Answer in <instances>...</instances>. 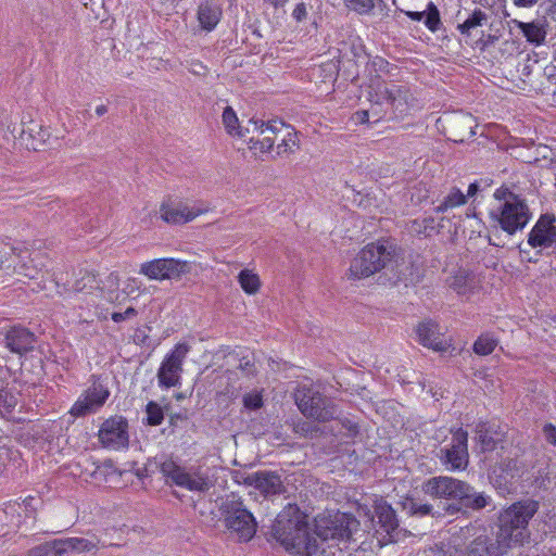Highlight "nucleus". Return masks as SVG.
Segmentation results:
<instances>
[{"instance_id":"f257e3e1","label":"nucleus","mask_w":556,"mask_h":556,"mask_svg":"<svg viewBox=\"0 0 556 556\" xmlns=\"http://www.w3.org/2000/svg\"><path fill=\"white\" fill-rule=\"evenodd\" d=\"M353 523L349 516L337 513L317 517L312 532L306 517L289 507L277 516L271 532L292 556H345Z\"/></svg>"},{"instance_id":"f03ea898","label":"nucleus","mask_w":556,"mask_h":556,"mask_svg":"<svg viewBox=\"0 0 556 556\" xmlns=\"http://www.w3.org/2000/svg\"><path fill=\"white\" fill-rule=\"evenodd\" d=\"M539 509L535 501L517 502L500 516L496 541L478 535L467 547L466 556H503L507 548L522 545L528 539V523Z\"/></svg>"},{"instance_id":"7ed1b4c3","label":"nucleus","mask_w":556,"mask_h":556,"mask_svg":"<svg viewBox=\"0 0 556 556\" xmlns=\"http://www.w3.org/2000/svg\"><path fill=\"white\" fill-rule=\"evenodd\" d=\"M493 197L490 215L502 230L515 235L528 225L532 214L523 198L504 187L496 189Z\"/></svg>"},{"instance_id":"20e7f679","label":"nucleus","mask_w":556,"mask_h":556,"mask_svg":"<svg viewBox=\"0 0 556 556\" xmlns=\"http://www.w3.org/2000/svg\"><path fill=\"white\" fill-rule=\"evenodd\" d=\"M421 490L433 498L456 500L462 506L472 509H481L489 503L484 493H477L468 483L447 476L428 479Z\"/></svg>"},{"instance_id":"39448f33","label":"nucleus","mask_w":556,"mask_h":556,"mask_svg":"<svg viewBox=\"0 0 556 556\" xmlns=\"http://www.w3.org/2000/svg\"><path fill=\"white\" fill-rule=\"evenodd\" d=\"M160 470L169 485L195 493L207 492L213 481L208 476V469L202 465H182L168 458L161 463Z\"/></svg>"},{"instance_id":"423d86ee","label":"nucleus","mask_w":556,"mask_h":556,"mask_svg":"<svg viewBox=\"0 0 556 556\" xmlns=\"http://www.w3.org/2000/svg\"><path fill=\"white\" fill-rule=\"evenodd\" d=\"M208 210V205L200 200L169 198L160 205L159 215L167 224L181 225L192 222Z\"/></svg>"},{"instance_id":"0eeeda50","label":"nucleus","mask_w":556,"mask_h":556,"mask_svg":"<svg viewBox=\"0 0 556 556\" xmlns=\"http://www.w3.org/2000/svg\"><path fill=\"white\" fill-rule=\"evenodd\" d=\"M389 261L390 252L383 244H368L352 260L349 269L350 277L354 279L369 277L386 267Z\"/></svg>"},{"instance_id":"6e6552de","label":"nucleus","mask_w":556,"mask_h":556,"mask_svg":"<svg viewBox=\"0 0 556 556\" xmlns=\"http://www.w3.org/2000/svg\"><path fill=\"white\" fill-rule=\"evenodd\" d=\"M294 397L299 409L309 418L325 422L333 419L337 415L334 405L309 387L298 388Z\"/></svg>"},{"instance_id":"1a4fd4ad","label":"nucleus","mask_w":556,"mask_h":556,"mask_svg":"<svg viewBox=\"0 0 556 556\" xmlns=\"http://www.w3.org/2000/svg\"><path fill=\"white\" fill-rule=\"evenodd\" d=\"M123 529L106 530L103 535L93 539L67 538L55 540L56 553L67 556L71 553H86L99 547L119 545L122 543Z\"/></svg>"},{"instance_id":"9d476101","label":"nucleus","mask_w":556,"mask_h":556,"mask_svg":"<svg viewBox=\"0 0 556 556\" xmlns=\"http://www.w3.org/2000/svg\"><path fill=\"white\" fill-rule=\"evenodd\" d=\"M225 525L239 541H250L256 532L253 515L240 501L231 500L224 504Z\"/></svg>"},{"instance_id":"9b49d317","label":"nucleus","mask_w":556,"mask_h":556,"mask_svg":"<svg viewBox=\"0 0 556 556\" xmlns=\"http://www.w3.org/2000/svg\"><path fill=\"white\" fill-rule=\"evenodd\" d=\"M190 346L186 342L177 343L164 357L157 370V381L161 388H172L180 384L182 364Z\"/></svg>"},{"instance_id":"f8f14e48","label":"nucleus","mask_w":556,"mask_h":556,"mask_svg":"<svg viewBox=\"0 0 556 556\" xmlns=\"http://www.w3.org/2000/svg\"><path fill=\"white\" fill-rule=\"evenodd\" d=\"M190 270L189 263L174 257H162L140 264L139 274L150 280L163 281L181 277Z\"/></svg>"},{"instance_id":"ddd939ff","label":"nucleus","mask_w":556,"mask_h":556,"mask_svg":"<svg viewBox=\"0 0 556 556\" xmlns=\"http://www.w3.org/2000/svg\"><path fill=\"white\" fill-rule=\"evenodd\" d=\"M101 445L108 450L121 451L129 444L128 422L122 416L104 420L98 431Z\"/></svg>"},{"instance_id":"4468645a","label":"nucleus","mask_w":556,"mask_h":556,"mask_svg":"<svg viewBox=\"0 0 556 556\" xmlns=\"http://www.w3.org/2000/svg\"><path fill=\"white\" fill-rule=\"evenodd\" d=\"M249 123L253 126V132H257L263 136L262 139L251 138L249 141V148L254 153H271L274 151V137H267V134L277 136L282 132L285 123L279 119L263 121L258 118H251Z\"/></svg>"},{"instance_id":"2eb2a0df","label":"nucleus","mask_w":556,"mask_h":556,"mask_svg":"<svg viewBox=\"0 0 556 556\" xmlns=\"http://www.w3.org/2000/svg\"><path fill=\"white\" fill-rule=\"evenodd\" d=\"M110 396V391L99 381H94L74 403L70 413L75 417L91 414L101 408Z\"/></svg>"},{"instance_id":"dca6fc26","label":"nucleus","mask_w":556,"mask_h":556,"mask_svg":"<svg viewBox=\"0 0 556 556\" xmlns=\"http://www.w3.org/2000/svg\"><path fill=\"white\" fill-rule=\"evenodd\" d=\"M375 511L379 525L377 532L384 533L379 540L380 543L388 544L397 541L399 523L393 508L387 502L380 500L376 502Z\"/></svg>"},{"instance_id":"f3484780","label":"nucleus","mask_w":556,"mask_h":556,"mask_svg":"<svg viewBox=\"0 0 556 556\" xmlns=\"http://www.w3.org/2000/svg\"><path fill=\"white\" fill-rule=\"evenodd\" d=\"M445 281L457 294L467 298L477 293L481 288V277L464 267L452 270Z\"/></svg>"},{"instance_id":"a211bd4d","label":"nucleus","mask_w":556,"mask_h":556,"mask_svg":"<svg viewBox=\"0 0 556 556\" xmlns=\"http://www.w3.org/2000/svg\"><path fill=\"white\" fill-rule=\"evenodd\" d=\"M555 218L543 215L535 223L528 236V243L532 248H549L556 242Z\"/></svg>"},{"instance_id":"6ab92c4d","label":"nucleus","mask_w":556,"mask_h":556,"mask_svg":"<svg viewBox=\"0 0 556 556\" xmlns=\"http://www.w3.org/2000/svg\"><path fill=\"white\" fill-rule=\"evenodd\" d=\"M468 433L459 428L453 433V442L445 452L446 464L452 470L465 469L468 464L467 450Z\"/></svg>"},{"instance_id":"aec40b11","label":"nucleus","mask_w":556,"mask_h":556,"mask_svg":"<svg viewBox=\"0 0 556 556\" xmlns=\"http://www.w3.org/2000/svg\"><path fill=\"white\" fill-rule=\"evenodd\" d=\"M22 125L20 140L27 149L38 150L50 137L48 129L30 115L23 116Z\"/></svg>"},{"instance_id":"412c9836","label":"nucleus","mask_w":556,"mask_h":556,"mask_svg":"<svg viewBox=\"0 0 556 556\" xmlns=\"http://www.w3.org/2000/svg\"><path fill=\"white\" fill-rule=\"evenodd\" d=\"M420 344L437 352H444L450 348V342L441 337L438 325L433 321L420 323L416 329Z\"/></svg>"},{"instance_id":"4be33fe9","label":"nucleus","mask_w":556,"mask_h":556,"mask_svg":"<svg viewBox=\"0 0 556 556\" xmlns=\"http://www.w3.org/2000/svg\"><path fill=\"white\" fill-rule=\"evenodd\" d=\"M7 348L15 354L23 355L34 346V334L23 327H13L5 334Z\"/></svg>"},{"instance_id":"5701e85b","label":"nucleus","mask_w":556,"mask_h":556,"mask_svg":"<svg viewBox=\"0 0 556 556\" xmlns=\"http://www.w3.org/2000/svg\"><path fill=\"white\" fill-rule=\"evenodd\" d=\"M223 11L215 0H204L199 4L197 18L201 29L212 31L220 21Z\"/></svg>"},{"instance_id":"b1692460","label":"nucleus","mask_w":556,"mask_h":556,"mask_svg":"<svg viewBox=\"0 0 556 556\" xmlns=\"http://www.w3.org/2000/svg\"><path fill=\"white\" fill-rule=\"evenodd\" d=\"M381 96L383 100L390 103L395 111L400 113H404L410 106V101L413 100L409 91L395 84L384 85L381 90Z\"/></svg>"},{"instance_id":"393cba45","label":"nucleus","mask_w":556,"mask_h":556,"mask_svg":"<svg viewBox=\"0 0 556 556\" xmlns=\"http://www.w3.org/2000/svg\"><path fill=\"white\" fill-rule=\"evenodd\" d=\"M249 484L254 485L265 495L278 494L282 490V482L278 475L274 472H256L247 478Z\"/></svg>"},{"instance_id":"a878e982","label":"nucleus","mask_w":556,"mask_h":556,"mask_svg":"<svg viewBox=\"0 0 556 556\" xmlns=\"http://www.w3.org/2000/svg\"><path fill=\"white\" fill-rule=\"evenodd\" d=\"M488 15L481 10H475L463 23L458 24L457 29L462 35L472 36L478 34V28L486 25Z\"/></svg>"},{"instance_id":"bb28decb","label":"nucleus","mask_w":556,"mask_h":556,"mask_svg":"<svg viewBox=\"0 0 556 556\" xmlns=\"http://www.w3.org/2000/svg\"><path fill=\"white\" fill-rule=\"evenodd\" d=\"M223 125L228 135L242 138L250 132L249 128L240 126L239 118L231 106H226L222 115Z\"/></svg>"},{"instance_id":"cd10ccee","label":"nucleus","mask_w":556,"mask_h":556,"mask_svg":"<svg viewBox=\"0 0 556 556\" xmlns=\"http://www.w3.org/2000/svg\"><path fill=\"white\" fill-rule=\"evenodd\" d=\"M240 287L247 294H255L261 287V280L256 273L250 269H242L238 275Z\"/></svg>"},{"instance_id":"c85d7f7f","label":"nucleus","mask_w":556,"mask_h":556,"mask_svg":"<svg viewBox=\"0 0 556 556\" xmlns=\"http://www.w3.org/2000/svg\"><path fill=\"white\" fill-rule=\"evenodd\" d=\"M519 28L521 29L523 36L531 43L536 46L541 45L544 39L546 31L543 26L539 23H519Z\"/></svg>"},{"instance_id":"c756f323","label":"nucleus","mask_w":556,"mask_h":556,"mask_svg":"<svg viewBox=\"0 0 556 556\" xmlns=\"http://www.w3.org/2000/svg\"><path fill=\"white\" fill-rule=\"evenodd\" d=\"M282 131H285V135L281 139V142L278 143L276 147L277 155H282L285 153L292 152L294 148L298 147V135L293 130V128L285 124V128Z\"/></svg>"},{"instance_id":"7c9ffc66","label":"nucleus","mask_w":556,"mask_h":556,"mask_svg":"<svg viewBox=\"0 0 556 556\" xmlns=\"http://www.w3.org/2000/svg\"><path fill=\"white\" fill-rule=\"evenodd\" d=\"M476 433L482 451H491L496 447L497 439L492 435L490 427L485 422L478 424Z\"/></svg>"},{"instance_id":"2f4dec72","label":"nucleus","mask_w":556,"mask_h":556,"mask_svg":"<svg viewBox=\"0 0 556 556\" xmlns=\"http://www.w3.org/2000/svg\"><path fill=\"white\" fill-rule=\"evenodd\" d=\"M466 195L459 189H453L442 203L435 207L437 213L446 212L450 208H454L465 204Z\"/></svg>"},{"instance_id":"473e14b6","label":"nucleus","mask_w":556,"mask_h":556,"mask_svg":"<svg viewBox=\"0 0 556 556\" xmlns=\"http://www.w3.org/2000/svg\"><path fill=\"white\" fill-rule=\"evenodd\" d=\"M498 341L490 333L481 334L473 344L475 353L479 355H489L496 348Z\"/></svg>"},{"instance_id":"72a5a7b5","label":"nucleus","mask_w":556,"mask_h":556,"mask_svg":"<svg viewBox=\"0 0 556 556\" xmlns=\"http://www.w3.org/2000/svg\"><path fill=\"white\" fill-rule=\"evenodd\" d=\"M403 509L412 515L425 516L431 513L432 506L430 504H418L413 498L406 497L402 502Z\"/></svg>"},{"instance_id":"f704fd0d","label":"nucleus","mask_w":556,"mask_h":556,"mask_svg":"<svg viewBox=\"0 0 556 556\" xmlns=\"http://www.w3.org/2000/svg\"><path fill=\"white\" fill-rule=\"evenodd\" d=\"M147 421L149 425L151 426H159L162 424L163 419H164V413H163V409L162 407L154 403V402H149L148 405H147Z\"/></svg>"},{"instance_id":"c9c22d12","label":"nucleus","mask_w":556,"mask_h":556,"mask_svg":"<svg viewBox=\"0 0 556 556\" xmlns=\"http://www.w3.org/2000/svg\"><path fill=\"white\" fill-rule=\"evenodd\" d=\"M243 406L247 409L255 410L263 406V395L261 391L253 390L243 395Z\"/></svg>"},{"instance_id":"e433bc0d","label":"nucleus","mask_w":556,"mask_h":556,"mask_svg":"<svg viewBox=\"0 0 556 556\" xmlns=\"http://www.w3.org/2000/svg\"><path fill=\"white\" fill-rule=\"evenodd\" d=\"M343 1L350 10H352L358 14H367L375 7L374 0H343Z\"/></svg>"},{"instance_id":"4c0bfd02","label":"nucleus","mask_w":556,"mask_h":556,"mask_svg":"<svg viewBox=\"0 0 556 556\" xmlns=\"http://www.w3.org/2000/svg\"><path fill=\"white\" fill-rule=\"evenodd\" d=\"M425 25L429 30L435 31L440 25V14L433 3L428 4V10L425 12Z\"/></svg>"},{"instance_id":"58836bf2","label":"nucleus","mask_w":556,"mask_h":556,"mask_svg":"<svg viewBox=\"0 0 556 556\" xmlns=\"http://www.w3.org/2000/svg\"><path fill=\"white\" fill-rule=\"evenodd\" d=\"M26 556H60L56 553L55 541L39 545L30 549Z\"/></svg>"},{"instance_id":"ea45409f","label":"nucleus","mask_w":556,"mask_h":556,"mask_svg":"<svg viewBox=\"0 0 556 556\" xmlns=\"http://www.w3.org/2000/svg\"><path fill=\"white\" fill-rule=\"evenodd\" d=\"M142 282L137 278H127L124 281L123 293L126 295H132L136 292H140Z\"/></svg>"},{"instance_id":"a19ab883","label":"nucleus","mask_w":556,"mask_h":556,"mask_svg":"<svg viewBox=\"0 0 556 556\" xmlns=\"http://www.w3.org/2000/svg\"><path fill=\"white\" fill-rule=\"evenodd\" d=\"M16 270L18 271V274L34 279L38 276L40 268L37 265L28 266L26 263L23 262L16 266Z\"/></svg>"},{"instance_id":"79ce46f5","label":"nucleus","mask_w":556,"mask_h":556,"mask_svg":"<svg viewBox=\"0 0 556 556\" xmlns=\"http://www.w3.org/2000/svg\"><path fill=\"white\" fill-rule=\"evenodd\" d=\"M178 0H154L153 7L159 12L168 14L174 8Z\"/></svg>"},{"instance_id":"37998d69","label":"nucleus","mask_w":556,"mask_h":556,"mask_svg":"<svg viewBox=\"0 0 556 556\" xmlns=\"http://www.w3.org/2000/svg\"><path fill=\"white\" fill-rule=\"evenodd\" d=\"M136 315H137V311L134 307H128L123 313H119V312L113 313L112 319L115 323H122L126 319H130V318L135 317Z\"/></svg>"},{"instance_id":"c03bdc74","label":"nucleus","mask_w":556,"mask_h":556,"mask_svg":"<svg viewBox=\"0 0 556 556\" xmlns=\"http://www.w3.org/2000/svg\"><path fill=\"white\" fill-rule=\"evenodd\" d=\"M543 433L547 442L556 445V428L553 425H545Z\"/></svg>"},{"instance_id":"a18cd8bd","label":"nucleus","mask_w":556,"mask_h":556,"mask_svg":"<svg viewBox=\"0 0 556 556\" xmlns=\"http://www.w3.org/2000/svg\"><path fill=\"white\" fill-rule=\"evenodd\" d=\"M307 11L304 3H298L292 11V16L298 22L303 21L306 17Z\"/></svg>"},{"instance_id":"49530a36","label":"nucleus","mask_w":556,"mask_h":556,"mask_svg":"<svg viewBox=\"0 0 556 556\" xmlns=\"http://www.w3.org/2000/svg\"><path fill=\"white\" fill-rule=\"evenodd\" d=\"M340 424L342 425V427H344L346 429V434L349 437H354L358 432L357 425L351 420H344V421H341Z\"/></svg>"},{"instance_id":"de8ad7c7","label":"nucleus","mask_w":556,"mask_h":556,"mask_svg":"<svg viewBox=\"0 0 556 556\" xmlns=\"http://www.w3.org/2000/svg\"><path fill=\"white\" fill-rule=\"evenodd\" d=\"M353 119L356 124H365L369 122L368 111H358L353 115Z\"/></svg>"},{"instance_id":"09e8293b","label":"nucleus","mask_w":556,"mask_h":556,"mask_svg":"<svg viewBox=\"0 0 556 556\" xmlns=\"http://www.w3.org/2000/svg\"><path fill=\"white\" fill-rule=\"evenodd\" d=\"M517 7L529 8L535 4L539 0H513Z\"/></svg>"},{"instance_id":"8fccbe9b","label":"nucleus","mask_w":556,"mask_h":556,"mask_svg":"<svg viewBox=\"0 0 556 556\" xmlns=\"http://www.w3.org/2000/svg\"><path fill=\"white\" fill-rule=\"evenodd\" d=\"M264 2L275 8H281L285 7L289 2V0H264Z\"/></svg>"},{"instance_id":"3c124183","label":"nucleus","mask_w":556,"mask_h":556,"mask_svg":"<svg viewBox=\"0 0 556 556\" xmlns=\"http://www.w3.org/2000/svg\"><path fill=\"white\" fill-rule=\"evenodd\" d=\"M407 15L414 21H422L425 12H408Z\"/></svg>"},{"instance_id":"603ef678","label":"nucleus","mask_w":556,"mask_h":556,"mask_svg":"<svg viewBox=\"0 0 556 556\" xmlns=\"http://www.w3.org/2000/svg\"><path fill=\"white\" fill-rule=\"evenodd\" d=\"M2 402H3V405L8 406L9 408L14 407L16 404V400L14 396H11L9 401L7 400V397L2 399V396H0V403H2Z\"/></svg>"},{"instance_id":"864d4df0","label":"nucleus","mask_w":556,"mask_h":556,"mask_svg":"<svg viewBox=\"0 0 556 556\" xmlns=\"http://www.w3.org/2000/svg\"><path fill=\"white\" fill-rule=\"evenodd\" d=\"M425 556H446V553L441 548H437L428 551Z\"/></svg>"},{"instance_id":"5fc2aeb1","label":"nucleus","mask_w":556,"mask_h":556,"mask_svg":"<svg viewBox=\"0 0 556 556\" xmlns=\"http://www.w3.org/2000/svg\"><path fill=\"white\" fill-rule=\"evenodd\" d=\"M478 191V185L476 182L470 184L467 190V197H473Z\"/></svg>"},{"instance_id":"6e6d98bb","label":"nucleus","mask_w":556,"mask_h":556,"mask_svg":"<svg viewBox=\"0 0 556 556\" xmlns=\"http://www.w3.org/2000/svg\"><path fill=\"white\" fill-rule=\"evenodd\" d=\"M106 300L109 302H115V301H118L119 300V294L114 292V291H110L108 292L106 294Z\"/></svg>"},{"instance_id":"4d7b16f0","label":"nucleus","mask_w":556,"mask_h":556,"mask_svg":"<svg viewBox=\"0 0 556 556\" xmlns=\"http://www.w3.org/2000/svg\"><path fill=\"white\" fill-rule=\"evenodd\" d=\"M8 252H7V245L4 244H0V266L5 262L3 260V256L7 255Z\"/></svg>"},{"instance_id":"13d9d810","label":"nucleus","mask_w":556,"mask_h":556,"mask_svg":"<svg viewBox=\"0 0 556 556\" xmlns=\"http://www.w3.org/2000/svg\"><path fill=\"white\" fill-rule=\"evenodd\" d=\"M106 112H108V109H106V106H105V105H103V104H100V105H98V106L96 108V114H97L98 116H102V115H103V114H105Z\"/></svg>"},{"instance_id":"bf43d9fd","label":"nucleus","mask_w":556,"mask_h":556,"mask_svg":"<svg viewBox=\"0 0 556 556\" xmlns=\"http://www.w3.org/2000/svg\"><path fill=\"white\" fill-rule=\"evenodd\" d=\"M458 509H459V508H458L456 505H454V504H451V505H448V506L446 507V510H447L448 513H451V514H453V513L457 511Z\"/></svg>"},{"instance_id":"052dcab7","label":"nucleus","mask_w":556,"mask_h":556,"mask_svg":"<svg viewBox=\"0 0 556 556\" xmlns=\"http://www.w3.org/2000/svg\"><path fill=\"white\" fill-rule=\"evenodd\" d=\"M8 131L11 134L12 138L15 139L16 136L14 135V129L11 130L10 127H8Z\"/></svg>"},{"instance_id":"680f3d73","label":"nucleus","mask_w":556,"mask_h":556,"mask_svg":"<svg viewBox=\"0 0 556 556\" xmlns=\"http://www.w3.org/2000/svg\"><path fill=\"white\" fill-rule=\"evenodd\" d=\"M397 280H399V281H404L406 285H407V282H408V279H406V278H402V277H400V276L397 277Z\"/></svg>"},{"instance_id":"e2e57ef3","label":"nucleus","mask_w":556,"mask_h":556,"mask_svg":"<svg viewBox=\"0 0 556 556\" xmlns=\"http://www.w3.org/2000/svg\"><path fill=\"white\" fill-rule=\"evenodd\" d=\"M110 278H111L113 281H115V280L117 279V277H116V276H114L113 274L110 276Z\"/></svg>"},{"instance_id":"0e129e2a","label":"nucleus","mask_w":556,"mask_h":556,"mask_svg":"<svg viewBox=\"0 0 556 556\" xmlns=\"http://www.w3.org/2000/svg\"><path fill=\"white\" fill-rule=\"evenodd\" d=\"M267 137H274L275 139L277 136H274L273 134H267Z\"/></svg>"},{"instance_id":"69168bd1","label":"nucleus","mask_w":556,"mask_h":556,"mask_svg":"<svg viewBox=\"0 0 556 556\" xmlns=\"http://www.w3.org/2000/svg\"><path fill=\"white\" fill-rule=\"evenodd\" d=\"M194 72H195L197 74H200L199 67H195Z\"/></svg>"},{"instance_id":"338daca9","label":"nucleus","mask_w":556,"mask_h":556,"mask_svg":"<svg viewBox=\"0 0 556 556\" xmlns=\"http://www.w3.org/2000/svg\"><path fill=\"white\" fill-rule=\"evenodd\" d=\"M194 72H195L197 74H200L199 67H195Z\"/></svg>"}]
</instances>
